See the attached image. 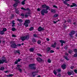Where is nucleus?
Instances as JSON below:
<instances>
[{"instance_id": "nucleus-1", "label": "nucleus", "mask_w": 77, "mask_h": 77, "mask_svg": "<svg viewBox=\"0 0 77 77\" xmlns=\"http://www.w3.org/2000/svg\"><path fill=\"white\" fill-rule=\"evenodd\" d=\"M45 8H46V9H42L41 11V14H42V16H44L45 14H47L48 13V11L47 10H48L50 9V7L46 5Z\"/></svg>"}, {"instance_id": "nucleus-2", "label": "nucleus", "mask_w": 77, "mask_h": 77, "mask_svg": "<svg viewBox=\"0 0 77 77\" xmlns=\"http://www.w3.org/2000/svg\"><path fill=\"white\" fill-rule=\"evenodd\" d=\"M11 47L13 48H17L18 46H21L20 44H18L17 45H16L15 41H11Z\"/></svg>"}, {"instance_id": "nucleus-3", "label": "nucleus", "mask_w": 77, "mask_h": 77, "mask_svg": "<svg viewBox=\"0 0 77 77\" xmlns=\"http://www.w3.org/2000/svg\"><path fill=\"white\" fill-rule=\"evenodd\" d=\"M4 63H7L8 61H7V59L6 57L3 56L2 57V59L0 60V64H3Z\"/></svg>"}, {"instance_id": "nucleus-4", "label": "nucleus", "mask_w": 77, "mask_h": 77, "mask_svg": "<svg viewBox=\"0 0 77 77\" xmlns=\"http://www.w3.org/2000/svg\"><path fill=\"white\" fill-rule=\"evenodd\" d=\"M22 41H24L25 40H28L29 38V36L26 35V36H23L20 37Z\"/></svg>"}, {"instance_id": "nucleus-5", "label": "nucleus", "mask_w": 77, "mask_h": 77, "mask_svg": "<svg viewBox=\"0 0 77 77\" xmlns=\"http://www.w3.org/2000/svg\"><path fill=\"white\" fill-rule=\"evenodd\" d=\"M36 65L35 63H32L31 64H30L29 65V67L30 69H36V66H35Z\"/></svg>"}, {"instance_id": "nucleus-6", "label": "nucleus", "mask_w": 77, "mask_h": 77, "mask_svg": "<svg viewBox=\"0 0 77 77\" xmlns=\"http://www.w3.org/2000/svg\"><path fill=\"white\" fill-rule=\"evenodd\" d=\"M30 21L29 20H26L25 21V23H24V25L26 26V27H27L29 26V24H30Z\"/></svg>"}, {"instance_id": "nucleus-7", "label": "nucleus", "mask_w": 77, "mask_h": 77, "mask_svg": "<svg viewBox=\"0 0 77 77\" xmlns=\"http://www.w3.org/2000/svg\"><path fill=\"white\" fill-rule=\"evenodd\" d=\"M75 31L72 30L70 32L71 34H69V35H70L71 38H72V35H74V34H75Z\"/></svg>"}, {"instance_id": "nucleus-8", "label": "nucleus", "mask_w": 77, "mask_h": 77, "mask_svg": "<svg viewBox=\"0 0 77 77\" xmlns=\"http://www.w3.org/2000/svg\"><path fill=\"white\" fill-rule=\"evenodd\" d=\"M73 51L75 54H74L73 57H77V49H75L73 50Z\"/></svg>"}, {"instance_id": "nucleus-9", "label": "nucleus", "mask_w": 77, "mask_h": 77, "mask_svg": "<svg viewBox=\"0 0 77 77\" xmlns=\"http://www.w3.org/2000/svg\"><path fill=\"white\" fill-rule=\"evenodd\" d=\"M38 32H41V31H44L45 30V29L44 28H42L41 26H40L38 29Z\"/></svg>"}, {"instance_id": "nucleus-10", "label": "nucleus", "mask_w": 77, "mask_h": 77, "mask_svg": "<svg viewBox=\"0 0 77 77\" xmlns=\"http://www.w3.org/2000/svg\"><path fill=\"white\" fill-rule=\"evenodd\" d=\"M70 8H72L73 7H77V5L75 3H72V5L70 6Z\"/></svg>"}, {"instance_id": "nucleus-11", "label": "nucleus", "mask_w": 77, "mask_h": 77, "mask_svg": "<svg viewBox=\"0 0 77 77\" xmlns=\"http://www.w3.org/2000/svg\"><path fill=\"white\" fill-rule=\"evenodd\" d=\"M36 60L37 61H38V62H42V59L39 57L36 58Z\"/></svg>"}, {"instance_id": "nucleus-12", "label": "nucleus", "mask_w": 77, "mask_h": 77, "mask_svg": "<svg viewBox=\"0 0 77 77\" xmlns=\"http://www.w3.org/2000/svg\"><path fill=\"white\" fill-rule=\"evenodd\" d=\"M51 50V48L49 47H48L46 49V51L47 53H49V51Z\"/></svg>"}, {"instance_id": "nucleus-13", "label": "nucleus", "mask_w": 77, "mask_h": 77, "mask_svg": "<svg viewBox=\"0 0 77 77\" xmlns=\"http://www.w3.org/2000/svg\"><path fill=\"white\" fill-rule=\"evenodd\" d=\"M66 66L65 64H63L61 66V68L63 69H66Z\"/></svg>"}, {"instance_id": "nucleus-14", "label": "nucleus", "mask_w": 77, "mask_h": 77, "mask_svg": "<svg viewBox=\"0 0 77 77\" xmlns=\"http://www.w3.org/2000/svg\"><path fill=\"white\" fill-rule=\"evenodd\" d=\"M60 42L61 43V44L62 47L63 45V43L65 44V42L63 40H60Z\"/></svg>"}, {"instance_id": "nucleus-15", "label": "nucleus", "mask_w": 77, "mask_h": 77, "mask_svg": "<svg viewBox=\"0 0 77 77\" xmlns=\"http://www.w3.org/2000/svg\"><path fill=\"white\" fill-rule=\"evenodd\" d=\"M15 13H16V14H19V13H20V11H19V10L17 9L16 8H15Z\"/></svg>"}, {"instance_id": "nucleus-16", "label": "nucleus", "mask_w": 77, "mask_h": 77, "mask_svg": "<svg viewBox=\"0 0 77 77\" xmlns=\"http://www.w3.org/2000/svg\"><path fill=\"white\" fill-rule=\"evenodd\" d=\"M21 9L22 10H24V11H30V9L29 8H27L26 9H25L23 7H22L21 8Z\"/></svg>"}, {"instance_id": "nucleus-17", "label": "nucleus", "mask_w": 77, "mask_h": 77, "mask_svg": "<svg viewBox=\"0 0 77 77\" xmlns=\"http://www.w3.org/2000/svg\"><path fill=\"white\" fill-rule=\"evenodd\" d=\"M18 5V4L17 3H15L13 5V7H14V8H16L17 7Z\"/></svg>"}, {"instance_id": "nucleus-18", "label": "nucleus", "mask_w": 77, "mask_h": 77, "mask_svg": "<svg viewBox=\"0 0 77 77\" xmlns=\"http://www.w3.org/2000/svg\"><path fill=\"white\" fill-rule=\"evenodd\" d=\"M56 71L57 72H58V73H60V72H61V70L60 69H57Z\"/></svg>"}, {"instance_id": "nucleus-19", "label": "nucleus", "mask_w": 77, "mask_h": 77, "mask_svg": "<svg viewBox=\"0 0 77 77\" xmlns=\"http://www.w3.org/2000/svg\"><path fill=\"white\" fill-rule=\"evenodd\" d=\"M14 1L15 2V3H17V4L20 3V1L19 0H14Z\"/></svg>"}, {"instance_id": "nucleus-20", "label": "nucleus", "mask_w": 77, "mask_h": 77, "mask_svg": "<svg viewBox=\"0 0 77 77\" xmlns=\"http://www.w3.org/2000/svg\"><path fill=\"white\" fill-rule=\"evenodd\" d=\"M17 70L19 71L20 72H22V69L20 68V67H18Z\"/></svg>"}, {"instance_id": "nucleus-21", "label": "nucleus", "mask_w": 77, "mask_h": 77, "mask_svg": "<svg viewBox=\"0 0 77 77\" xmlns=\"http://www.w3.org/2000/svg\"><path fill=\"white\" fill-rule=\"evenodd\" d=\"M15 53H18V54H19V55H20V54H21L20 53V50H16L15 52Z\"/></svg>"}, {"instance_id": "nucleus-22", "label": "nucleus", "mask_w": 77, "mask_h": 77, "mask_svg": "<svg viewBox=\"0 0 77 77\" xmlns=\"http://www.w3.org/2000/svg\"><path fill=\"white\" fill-rule=\"evenodd\" d=\"M37 73V72H32V75H33V76H35V75H36Z\"/></svg>"}, {"instance_id": "nucleus-23", "label": "nucleus", "mask_w": 77, "mask_h": 77, "mask_svg": "<svg viewBox=\"0 0 77 77\" xmlns=\"http://www.w3.org/2000/svg\"><path fill=\"white\" fill-rule=\"evenodd\" d=\"M17 21L20 22V23H22V22H23V20L21 19H17Z\"/></svg>"}, {"instance_id": "nucleus-24", "label": "nucleus", "mask_w": 77, "mask_h": 77, "mask_svg": "<svg viewBox=\"0 0 77 77\" xmlns=\"http://www.w3.org/2000/svg\"><path fill=\"white\" fill-rule=\"evenodd\" d=\"M46 6L47 5L44 4L42 6V8H46Z\"/></svg>"}, {"instance_id": "nucleus-25", "label": "nucleus", "mask_w": 77, "mask_h": 77, "mask_svg": "<svg viewBox=\"0 0 77 77\" xmlns=\"http://www.w3.org/2000/svg\"><path fill=\"white\" fill-rule=\"evenodd\" d=\"M29 51L30 52H33L34 51V49L33 48H31L29 49Z\"/></svg>"}, {"instance_id": "nucleus-26", "label": "nucleus", "mask_w": 77, "mask_h": 77, "mask_svg": "<svg viewBox=\"0 0 77 77\" xmlns=\"http://www.w3.org/2000/svg\"><path fill=\"white\" fill-rule=\"evenodd\" d=\"M73 52V51L71 50H69L68 51V53L69 54H71Z\"/></svg>"}, {"instance_id": "nucleus-27", "label": "nucleus", "mask_w": 77, "mask_h": 77, "mask_svg": "<svg viewBox=\"0 0 77 77\" xmlns=\"http://www.w3.org/2000/svg\"><path fill=\"white\" fill-rule=\"evenodd\" d=\"M5 70V67L3 66H1L0 68V70L1 71H3Z\"/></svg>"}, {"instance_id": "nucleus-28", "label": "nucleus", "mask_w": 77, "mask_h": 77, "mask_svg": "<svg viewBox=\"0 0 77 77\" xmlns=\"http://www.w3.org/2000/svg\"><path fill=\"white\" fill-rule=\"evenodd\" d=\"M63 57L64 58H65V59H66V60H69V59H68V57L66 56H64Z\"/></svg>"}, {"instance_id": "nucleus-29", "label": "nucleus", "mask_w": 77, "mask_h": 77, "mask_svg": "<svg viewBox=\"0 0 77 77\" xmlns=\"http://www.w3.org/2000/svg\"><path fill=\"white\" fill-rule=\"evenodd\" d=\"M14 14H12L11 15V17L10 18V20H12V18H14Z\"/></svg>"}, {"instance_id": "nucleus-30", "label": "nucleus", "mask_w": 77, "mask_h": 77, "mask_svg": "<svg viewBox=\"0 0 77 77\" xmlns=\"http://www.w3.org/2000/svg\"><path fill=\"white\" fill-rule=\"evenodd\" d=\"M0 34L1 35H4L5 34V32L3 31H0Z\"/></svg>"}, {"instance_id": "nucleus-31", "label": "nucleus", "mask_w": 77, "mask_h": 77, "mask_svg": "<svg viewBox=\"0 0 77 77\" xmlns=\"http://www.w3.org/2000/svg\"><path fill=\"white\" fill-rule=\"evenodd\" d=\"M58 16H59V15L58 14H55L54 15V18H56V17H57Z\"/></svg>"}, {"instance_id": "nucleus-32", "label": "nucleus", "mask_w": 77, "mask_h": 77, "mask_svg": "<svg viewBox=\"0 0 77 77\" xmlns=\"http://www.w3.org/2000/svg\"><path fill=\"white\" fill-rule=\"evenodd\" d=\"M11 30H12V31H13V32H14V31H15V30H17V29H16L14 27H13V28H12Z\"/></svg>"}, {"instance_id": "nucleus-33", "label": "nucleus", "mask_w": 77, "mask_h": 77, "mask_svg": "<svg viewBox=\"0 0 77 77\" xmlns=\"http://www.w3.org/2000/svg\"><path fill=\"white\" fill-rule=\"evenodd\" d=\"M53 72L54 74H55V75H57V72L56 70H54L53 71Z\"/></svg>"}, {"instance_id": "nucleus-34", "label": "nucleus", "mask_w": 77, "mask_h": 77, "mask_svg": "<svg viewBox=\"0 0 77 77\" xmlns=\"http://www.w3.org/2000/svg\"><path fill=\"white\" fill-rule=\"evenodd\" d=\"M67 74L69 75H72V73H71L69 71H68L67 72Z\"/></svg>"}, {"instance_id": "nucleus-35", "label": "nucleus", "mask_w": 77, "mask_h": 77, "mask_svg": "<svg viewBox=\"0 0 77 77\" xmlns=\"http://www.w3.org/2000/svg\"><path fill=\"white\" fill-rule=\"evenodd\" d=\"M34 29L33 28V27H31L30 29H29V30L30 31H32V30H33Z\"/></svg>"}, {"instance_id": "nucleus-36", "label": "nucleus", "mask_w": 77, "mask_h": 77, "mask_svg": "<svg viewBox=\"0 0 77 77\" xmlns=\"http://www.w3.org/2000/svg\"><path fill=\"white\" fill-rule=\"evenodd\" d=\"M48 63H51V60H50V59H48Z\"/></svg>"}, {"instance_id": "nucleus-37", "label": "nucleus", "mask_w": 77, "mask_h": 77, "mask_svg": "<svg viewBox=\"0 0 77 77\" xmlns=\"http://www.w3.org/2000/svg\"><path fill=\"white\" fill-rule=\"evenodd\" d=\"M41 41L40 40H39L37 41L38 44H41Z\"/></svg>"}, {"instance_id": "nucleus-38", "label": "nucleus", "mask_w": 77, "mask_h": 77, "mask_svg": "<svg viewBox=\"0 0 77 77\" xmlns=\"http://www.w3.org/2000/svg\"><path fill=\"white\" fill-rule=\"evenodd\" d=\"M7 29L6 28H4L3 29V30L4 32H6V31H7Z\"/></svg>"}, {"instance_id": "nucleus-39", "label": "nucleus", "mask_w": 77, "mask_h": 77, "mask_svg": "<svg viewBox=\"0 0 77 77\" xmlns=\"http://www.w3.org/2000/svg\"><path fill=\"white\" fill-rule=\"evenodd\" d=\"M64 48H65V49H66V50H67V49H68V46H67V45H66L65 46V47H64Z\"/></svg>"}, {"instance_id": "nucleus-40", "label": "nucleus", "mask_w": 77, "mask_h": 77, "mask_svg": "<svg viewBox=\"0 0 77 77\" xmlns=\"http://www.w3.org/2000/svg\"><path fill=\"white\" fill-rule=\"evenodd\" d=\"M33 42H36V40L35 38H33L32 39Z\"/></svg>"}, {"instance_id": "nucleus-41", "label": "nucleus", "mask_w": 77, "mask_h": 77, "mask_svg": "<svg viewBox=\"0 0 77 77\" xmlns=\"http://www.w3.org/2000/svg\"><path fill=\"white\" fill-rule=\"evenodd\" d=\"M33 36H34V37H35V38H38V35H36V34H34Z\"/></svg>"}, {"instance_id": "nucleus-42", "label": "nucleus", "mask_w": 77, "mask_h": 77, "mask_svg": "<svg viewBox=\"0 0 77 77\" xmlns=\"http://www.w3.org/2000/svg\"><path fill=\"white\" fill-rule=\"evenodd\" d=\"M57 77H61V74L60 73H59L57 75Z\"/></svg>"}, {"instance_id": "nucleus-43", "label": "nucleus", "mask_w": 77, "mask_h": 77, "mask_svg": "<svg viewBox=\"0 0 77 77\" xmlns=\"http://www.w3.org/2000/svg\"><path fill=\"white\" fill-rule=\"evenodd\" d=\"M14 75L11 74H9V77H13V76H14Z\"/></svg>"}, {"instance_id": "nucleus-44", "label": "nucleus", "mask_w": 77, "mask_h": 77, "mask_svg": "<svg viewBox=\"0 0 77 77\" xmlns=\"http://www.w3.org/2000/svg\"><path fill=\"white\" fill-rule=\"evenodd\" d=\"M50 53H54V51L53 50H51L50 51Z\"/></svg>"}, {"instance_id": "nucleus-45", "label": "nucleus", "mask_w": 77, "mask_h": 77, "mask_svg": "<svg viewBox=\"0 0 77 77\" xmlns=\"http://www.w3.org/2000/svg\"><path fill=\"white\" fill-rule=\"evenodd\" d=\"M53 7L54 8H56V9H57V8H58V7H57V6H56L55 5H53Z\"/></svg>"}, {"instance_id": "nucleus-46", "label": "nucleus", "mask_w": 77, "mask_h": 77, "mask_svg": "<svg viewBox=\"0 0 77 77\" xmlns=\"http://www.w3.org/2000/svg\"><path fill=\"white\" fill-rule=\"evenodd\" d=\"M67 22L68 23H70V22H71V20L70 19H68L67 20Z\"/></svg>"}, {"instance_id": "nucleus-47", "label": "nucleus", "mask_w": 77, "mask_h": 77, "mask_svg": "<svg viewBox=\"0 0 77 77\" xmlns=\"http://www.w3.org/2000/svg\"><path fill=\"white\" fill-rule=\"evenodd\" d=\"M21 59H19V58H18L17 60V62H21Z\"/></svg>"}, {"instance_id": "nucleus-48", "label": "nucleus", "mask_w": 77, "mask_h": 77, "mask_svg": "<svg viewBox=\"0 0 77 77\" xmlns=\"http://www.w3.org/2000/svg\"><path fill=\"white\" fill-rule=\"evenodd\" d=\"M14 22H15V21L14 20H13L12 22V24H13V25H15V23H14Z\"/></svg>"}, {"instance_id": "nucleus-49", "label": "nucleus", "mask_w": 77, "mask_h": 77, "mask_svg": "<svg viewBox=\"0 0 77 77\" xmlns=\"http://www.w3.org/2000/svg\"><path fill=\"white\" fill-rule=\"evenodd\" d=\"M18 62L17 61V60H16L14 62V63L16 64L17 65V63H18Z\"/></svg>"}, {"instance_id": "nucleus-50", "label": "nucleus", "mask_w": 77, "mask_h": 77, "mask_svg": "<svg viewBox=\"0 0 77 77\" xmlns=\"http://www.w3.org/2000/svg\"><path fill=\"white\" fill-rule=\"evenodd\" d=\"M21 5H25V2H23V1L22 2Z\"/></svg>"}, {"instance_id": "nucleus-51", "label": "nucleus", "mask_w": 77, "mask_h": 77, "mask_svg": "<svg viewBox=\"0 0 77 77\" xmlns=\"http://www.w3.org/2000/svg\"><path fill=\"white\" fill-rule=\"evenodd\" d=\"M41 9H40V8H37V11L38 12H40V11H41Z\"/></svg>"}, {"instance_id": "nucleus-52", "label": "nucleus", "mask_w": 77, "mask_h": 77, "mask_svg": "<svg viewBox=\"0 0 77 77\" xmlns=\"http://www.w3.org/2000/svg\"><path fill=\"white\" fill-rule=\"evenodd\" d=\"M74 72L76 74L77 73V70L76 69H75L74 70Z\"/></svg>"}, {"instance_id": "nucleus-53", "label": "nucleus", "mask_w": 77, "mask_h": 77, "mask_svg": "<svg viewBox=\"0 0 77 77\" xmlns=\"http://www.w3.org/2000/svg\"><path fill=\"white\" fill-rule=\"evenodd\" d=\"M21 15L22 17H24V13H21Z\"/></svg>"}, {"instance_id": "nucleus-54", "label": "nucleus", "mask_w": 77, "mask_h": 77, "mask_svg": "<svg viewBox=\"0 0 77 77\" xmlns=\"http://www.w3.org/2000/svg\"><path fill=\"white\" fill-rule=\"evenodd\" d=\"M51 47H53V48H55V47H56V46H55V45H51Z\"/></svg>"}, {"instance_id": "nucleus-55", "label": "nucleus", "mask_w": 77, "mask_h": 77, "mask_svg": "<svg viewBox=\"0 0 77 77\" xmlns=\"http://www.w3.org/2000/svg\"><path fill=\"white\" fill-rule=\"evenodd\" d=\"M12 37H14V38H15V37H16V35H12Z\"/></svg>"}, {"instance_id": "nucleus-56", "label": "nucleus", "mask_w": 77, "mask_h": 77, "mask_svg": "<svg viewBox=\"0 0 77 77\" xmlns=\"http://www.w3.org/2000/svg\"><path fill=\"white\" fill-rule=\"evenodd\" d=\"M64 29H66L67 28V26L65 25L63 26Z\"/></svg>"}, {"instance_id": "nucleus-57", "label": "nucleus", "mask_w": 77, "mask_h": 77, "mask_svg": "<svg viewBox=\"0 0 77 77\" xmlns=\"http://www.w3.org/2000/svg\"><path fill=\"white\" fill-rule=\"evenodd\" d=\"M58 21H53V23H54V24H56V23H57V22Z\"/></svg>"}, {"instance_id": "nucleus-58", "label": "nucleus", "mask_w": 77, "mask_h": 77, "mask_svg": "<svg viewBox=\"0 0 77 77\" xmlns=\"http://www.w3.org/2000/svg\"><path fill=\"white\" fill-rule=\"evenodd\" d=\"M4 72L5 73H7V72L9 73V71H4Z\"/></svg>"}, {"instance_id": "nucleus-59", "label": "nucleus", "mask_w": 77, "mask_h": 77, "mask_svg": "<svg viewBox=\"0 0 77 77\" xmlns=\"http://www.w3.org/2000/svg\"><path fill=\"white\" fill-rule=\"evenodd\" d=\"M37 54L38 56H41V57H42V54Z\"/></svg>"}, {"instance_id": "nucleus-60", "label": "nucleus", "mask_w": 77, "mask_h": 77, "mask_svg": "<svg viewBox=\"0 0 77 77\" xmlns=\"http://www.w3.org/2000/svg\"><path fill=\"white\" fill-rule=\"evenodd\" d=\"M67 5V6L68 7H70V5L67 3V4H66Z\"/></svg>"}, {"instance_id": "nucleus-61", "label": "nucleus", "mask_w": 77, "mask_h": 77, "mask_svg": "<svg viewBox=\"0 0 77 77\" xmlns=\"http://www.w3.org/2000/svg\"><path fill=\"white\" fill-rule=\"evenodd\" d=\"M21 67V66L20 65H17V67Z\"/></svg>"}, {"instance_id": "nucleus-62", "label": "nucleus", "mask_w": 77, "mask_h": 77, "mask_svg": "<svg viewBox=\"0 0 77 77\" xmlns=\"http://www.w3.org/2000/svg\"><path fill=\"white\" fill-rule=\"evenodd\" d=\"M70 68L72 69L74 68V66H71L70 67Z\"/></svg>"}, {"instance_id": "nucleus-63", "label": "nucleus", "mask_w": 77, "mask_h": 77, "mask_svg": "<svg viewBox=\"0 0 77 77\" xmlns=\"http://www.w3.org/2000/svg\"><path fill=\"white\" fill-rule=\"evenodd\" d=\"M28 15L26 14L25 15V17H26V18H27L28 17Z\"/></svg>"}, {"instance_id": "nucleus-64", "label": "nucleus", "mask_w": 77, "mask_h": 77, "mask_svg": "<svg viewBox=\"0 0 77 77\" xmlns=\"http://www.w3.org/2000/svg\"><path fill=\"white\" fill-rule=\"evenodd\" d=\"M46 40L47 41H50V39L48 38H46Z\"/></svg>"}]
</instances>
